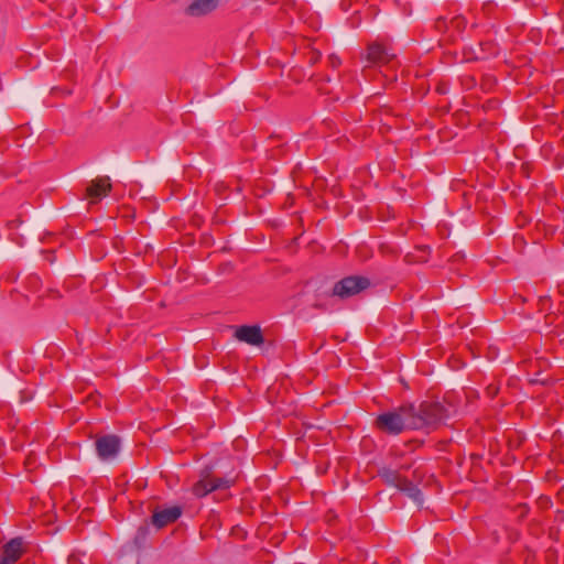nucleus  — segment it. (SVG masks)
I'll return each instance as SVG.
<instances>
[{
	"mask_svg": "<svg viewBox=\"0 0 564 564\" xmlns=\"http://www.w3.org/2000/svg\"><path fill=\"white\" fill-rule=\"evenodd\" d=\"M412 430H435L447 416L446 408L440 402L424 401L417 408L412 404Z\"/></svg>",
	"mask_w": 564,
	"mask_h": 564,
	"instance_id": "nucleus-1",
	"label": "nucleus"
},
{
	"mask_svg": "<svg viewBox=\"0 0 564 564\" xmlns=\"http://www.w3.org/2000/svg\"><path fill=\"white\" fill-rule=\"evenodd\" d=\"M412 404L401 405L398 409L381 413L376 419V426L381 432L398 435L404 430H412Z\"/></svg>",
	"mask_w": 564,
	"mask_h": 564,
	"instance_id": "nucleus-2",
	"label": "nucleus"
},
{
	"mask_svg": "<svg viewBox=\"0 0 564 564\" xmlns=\"http://www.w3.org/2000/svg\"><path fill=\"white\" fill-rule=\"evenodd\" d=\"M378 475L387 486L395 487L406 495L416 506L421 507L423 505V494L417 485L401 475L400 470L382 467Z\"/></svg>",
	"mask_w": 564,
	"mask_h": 564,
	"instance_id": "nucleus-3",
	"label": "nucleus"
},
{
	"mask_svg": "<svg viewBox=\"0 0 564 564\" xmlns=\"http://www.w3.org/2000/svg\"><path fill=\"white\" fill-rule=\"evenodd\" d=\"M370 285V281L364 276H347L338 281L333 289V295L340 299L350 297L366 290Z\"/></svg>",
	"mask_w": 564,
	"mask_h": 564,
	"instance_id": "nucleus-4",
	"label": "nucleus"
},
{
	"mask_svg": "<svg viewBox=\"0 0 564 564\" xmlns=\"http://www.w3.org/2000/svg\"><path fill=\"white\" fill-rule=\"evenodd\" d=\"M232 484L234 480L228 478L206 476L194 484L192 491L196 497L202 498L217 489L229 488Z\"/></svg>",
	"mask_w": 564,
	"mask_h": 564,
	"instance_id": "nucleus-5",
	"label": "nucleus"
},
{
	"mask_svg": "<svg viewBox=\"0 0 564 564\" xmlns=\"http://www.w3.org/2000/svg\"><path fill=\"white\" fill-rule=\"evenodd\" d=\"M95 448L101 460H111L120 451V438L112 434L102 435L95 441Z\"/></svg>",
	"mask_w": 564,
	"mask_h": 564,
	"instance_id": "nucleus-6",
	"label": "nucleus"
},
{
	"mask_svg": "<svg viewBox=\"0 0 564 564\" xmlns=\"http://www.w3.org/2000/svg\"><path fill=\"white\" fill-rule=\"evenodd\" d=\"M395 58V54L391 51V48L386 45L373 42L368 45L366 53V61L371 66H384L389 65Z\"/></svg>",
	"mask_w": 564,
	"mask_h": 564,
	"instance_id": "nucleus-7",
	"label": "nucleus"
},
{
	"mask_svg": "<svg viewBox=\"0 0 564 564\" xmlns=\"http://www.w3.org/2000/svg\"><path fill=\"white\" fill-rule=\"evenodd\" d=\"M25 553L21 536L13 538L1 547L0 564H15Z\"/></svg>",
	"mask_w": 564,
	"mask_h": 564,
	"instance_id": "nucleus-8",
	"label": "nucleus"
},
{
	"mask_svg": "<svg viewBox=\"0 0 564 564\" xmlns=\"http://www.w3.org/2000/svg\"><path fill=\"white\" fill-rule=\"evenodd\" d=\"M182 508L178 506H172L164 509L156 508L151 517V523L156 529H162L169 524H172L178 520L182 516Z\"/></svg>",
	"mask_w": 564,
	"mask_h": 564,
	"instance_id": "nucleus-9",
	"label": "nucleus"
},
{
	"mask_svg": "<svg viewBox=\"0 0 564 564\" xmlns=\"http://www.w3.org/2000/svg\"><path fill=\"white\" fill-rule=\"evenodd\" d=\"M235 336L239 341H243L252 346H259L264 341L262 330L258 325L240 326L236 329Z\"/></svg>",
	"mask_w": 564,
	"mask_h": 564,
	"instance_id": "nucleus-10",
	"label": "nucleus"
},
{
	"mask_svg": "<svg viewBox=\"0 0 564 564\" xmlns=\"http://www.w3.org/2000/svg\"><path fill=\"white\" fill-rule=\"evenodd\" d=\"M219 6V0H194L185 8V14L199 18L215 11Z\"/></svg>",
	"mask_w": 564,
	"mask_h": 564,
	"instance_id": "nucleus-11",
	"label": "nucleus"
},
{
	"mask_svg": "<svg viewBox=\"0 0 564 564\" xmlns=\"http://www.w3.org/2000/svg\"><path fill=\"white\" fill-rule=\"evenodd\" d=\"M111 189L110 178L108 176L97 177L86 188V196L93 202L106 196Z\"/></svg>",
	"mask_w": 564,
	"mask_h": 564,
	"instance_id": "nucleus-12",
	"label": "nucleus"
},
{
	"mask_svg": "<svg viewBox=\"0 0 564 564\" xmlns=\"http://www.w3.org/2000/svg\"><path fill=\"white\" fill-rule=\"evenodd\" d=\"M329 83H330V79L328 77L315 79V85H316L317 90L321 94H325V95H330L333 93V90L327 87Z\"/></svg>",
	"mask_w": 564,
	"mask_h": 564,
	"instance_id": "nucleus-13",
	"label": "nucleus"
},
{
	"mask_svg": "<svg viewBox=\"0 0 564 564\" xmlns=\"http://www.w3.org/2000/svg\"><path fill=\"white\" fill-rule=\"evenodd\" d=\"M341 64V61L340 58L335 55V54H332L328 56V65L332 67V68H337L339 67Z\"/></svg>",
	"mask_w": 564,
	"mask_h": 564,
	"instance_id": "nucleus-14",
	"label": "nucleus"
},
{
	"mask_svg": "<svg viewBox=\"0 0 564 564\" xmlns=\"http://www.w3.org/2000/svg\"><path fill=\"white\" fill-rule=\"evenodd\" d=\"M321 59V53L318 51H311L308 53V63L314 65Z\"/></svg>",
	"mask_w": 564,
	"mask_h": 564,
	"instance_id": "nucleus-15",
	"label": "nucleus"
},
{
	"mask_svg": "<svg viewBox=\"0 0 564 564\" xmlns=\"http://www.w3.org/2000/svg\"><path fill=\"white\" fill-rule=\"evenodd\" d=\"M499 392V388L496 386V384H489L487 388H486V394L489 397V398H495Z\"/></svg>",
	"mask_w": 564,
	"mask_h": 564,
	"instance_id": "nucleus-16",
	"label": "nucleus"
},
{
	"mask_svg": "<svg viewBox=\"0 0 564 564\" xmlns=\"http://www.w3.org/2000/svg\"><path fill=\"white\" fill-rule=\"evenodd\" d=\"M380 250L383 254H392V256L397 254V251L392 247H389L387 245H381Z\"/></svg>",
	"mask_w": 564,
	"mask_h": 564,
	"instance_id": "nucleus-17",
	"label": "nucleus"
},
{
	"mask_svg": "<svg viewBox=\"0 0 564 564\" xmlns=\"http://www.w3.org/2000/svg\"><path fill=\"white\" fill-rule=\"evenodd\" d=\"M435 25H436V28H437L438 30H441V29L445 28V26H446V21H445V19H443V18H438V19L436 20Z\"/></svg>",
	"mask_w": 564,
	"mask_h": 564,
	"instance_id": "nucleus-18",
	"label": "nucleus"
},
{
	"mask_svg": "<svg viewBox=\"0 0 564 564\" xmlns=\"http://www.w3.org/2000/svg\"><path fill=\"white\" fill-rule=\"evenodd\" d=\"M518 509L520 511V516L521 517H524L527 513H528V507L527 505H519L518 506Z\"/></svg>",
	"mask_w": 564,
	"mask_h": 564,
	"instance_id": "nucleus-19",
	"label": "nucleus"
},
{
	"mask_svg": "<svg viewBox=\"0 0 564 564\" xmlns=\"http://www.w3.org/2000/svg\"><path fill=\"white\" fill-rule=\"evenodd\" d=\"M420 477H421V471H420V469H419V468L414 469V470H413V479L419 481V480H420Z\"/></svg>",
	"mask_w": 564,
	"mask_h": 564,
	"instance_id": "nucleus-20",
	"label": "nucleus"
},
{
	"mask_svg": "<svg viewBox=\"0 0 564 564\" xmlns=\"http://www.w3.org/2000/svg\"><path fill=\"white\" fill-rule=\"evenodd\" d=\"M436 91H437L438 94H445V93H446V88H445V86H443V85H438V86L436 87Z\"/></svg>",
	"mask_w": 564,
	"mask_h": 564,
	"instance_id": "nucleus-21",
	"label": "nucleus"
},
{
	"mask_svg": "<svg viewBox=\"0 0 564 564\" xmlns=\"http://www.w3.org/2000/svg\"><path fill=\"white\" fill-rule=\"evenodd\" d=\"M463 22V20L460 18H455L452 20V23L453 24H456L457 26Z\"/></svg>",
	"mask_w": 564,
	"mask_h": 564,
	"instance_id": "nucleus-22",
	"label": "nucleus"
},
{
	"mask_svg": "<svg viewBox=\"0 0 564 564\" xmlns=\"http://www.w3.org/2000/svg\"><path fill=\"white\" fill-rule=\"evenodd\" d=\"M530 381L531 382H540V379H531ZM541 382H543V380H541Z\"/></svg>",
	"mask_w": 564,
	"mask_h": 564,
	"instance_id": "nucleus-23",
	"label": "nucleus"
},
{
	"mask_svg": "<svg viewBox=\"0 0 564 564\" xmlns=\"http://www.w3.org/2000/svg\"><path fill=\"white\" fill-rule=\"evenodd\" d=\"M408 468H409V466H401L400 469H408Z\"/></svg>",
	"mask_w": 564,
	"mask_h": 564,
	"instance_id": "nucleus-24",
	"label": "nucleus"
}]
</instances>
